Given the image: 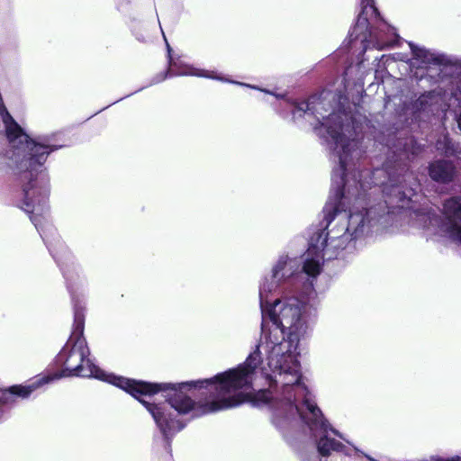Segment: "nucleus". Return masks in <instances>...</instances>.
I'll use <instances>...</instances> for the list:
<instances>
[{
	"label": "nucleus",
	"mask_w": 461,
	"mask_h": 461,
	"mask_svg": "<svg viewBox=\"0 0 461 461\" xmlns=\"http://www.w3.org/2000/svg\"><path fill=\"white\" fill-rule=\"evenodd\" d=\"M292 108L294 120L304 115L316 118L317 133L325 140L339 166L333 170L332 186L337 189L334 202L329 201L323 208L324 229L312 235L307 251L302 259L281 255L273 264L272 276L283 284L305 279L306 288H312L313 280L321 274L325 257L331 258L345 243L368 234L387 212L388 203L403 207L418 187L414 180L409 187L403 183L411 176L393 174L384 169L361 171L351 175L356 162L361 158L359 125L351 114L330 113L331 105L326 96L312 95L308 101H285Z\"/></svg>",
	"instance_id": "obj_1"
},
{
	"label": "nucleus",
	"mask_w": 461,
	"mask_h": 461,
	"mask_svg": "<svg viewBox=\"0 0 461 461\" xmlns=\"http://www.w3.org/2000/svg\"><path fill=\"white\" fill-rule=\"evenodd\" d=\"M262 313L261 337L246 360L234 368L203 379V413L235 408L250 400L264 379L267 389L303 380L297 348L313 325L311 306L295 296L273 301Z\"/></svg>",
	"instance_id": "obj_2"
},
{
	"label": "nucleus",
	"mask_w": 461,
	"mask_h": 461,
	"mask_svg": "<svg viewBox=\"0 0 461 461\" xmlns=\"http://www.w3.org/2000/svg\"><path fill=\"white\" fill-rule=\"evenodd\" d=\"M83 330L84 317L76 312L72 334L57 357L63 366L62 371L27 385H14L8 392L25 398L40 386L60 377H95L116 385L139 400L165 436L180 430L183 424L177 417L188 414L194 409L193 396L202 387L201 382L147 383L107 374L88 358L89 349Z\"/></svg>",
	"instance_id": "obj_3"
},
{
	"label": "nucleus",
	"mask_w": 461,
	"mask_h": 461,
	"mask_svg": "<svg viewBox=\"0 0 461 461\" xmlns=\"http://www.w3.org/2000/svg\"><path fill=\"white\" fill-rule=\"evenodd\" d=\"M250 399L257 406L269 408L273 425L282 432L304 424L321 456L333 452L351 456L350 449L334 438L347 442L344 435L324 417L303 380L275 389H259Z\"/></svg>",
	"instance_id": "obj_4"
},
{
	"label": "nucleus",
	"mask_w": 461,
	"mask_h": 461,
	"mask_svg": "<svg viewBox=\"0 0 461 461\" xmlns=\"http://www.w3.org/2000/svg\"><path fill=\"white\" fill-rule=\"evenodd\" d=\"M0 116L11 147L8 157L16 165L17 169L23 173V181L27 180L32 176V172L45 162L52 149L49 146L31 140L10 115L1 98Z\"/></svg>",
	"instance_id": "obj_5"
},
{
	"label": "nucleus",
	"mask_w": 461,
	"mask_h": 461,
	"mask_svg": "<svg viewBox=\"0 0 461 461\" xmlns=\"http://www.w3.org/2000/svg\"><path fill=\"white\" fill-rule=\"evenodd\" d=\"M362 10L357 23L349 32L351 41L359 40L377 50L393 46L398 35L395 30L382 18L374 5V0H361Z\"/></svg>",
	"instance_id": "obj_6"
},
{
	"label": "nucleus",
	"mask_w": 461,
	"mask_h": 461,
	"mask_svg": "<svg viewBox=\"0 0 461 461\" xmlns=\"http://www.w3.org/2000/svg\"><path fill=\"white\" fill-rule=\"evenodd\" d=\"M444 213L447 221L439 226L438 231L449 239L461 243V198L453 197L444 203Z\"/></svg>",
	"instance_id": "obj_7"
},
{
	"label": "nucleus",
	"mask_w": 461,
	"mask_h": 461,
	"mask_svg": "<svg viewBox=\"0 0 461 461\" xmlns=\"http://www.w3.org/2000/svg\"><path fill=\"white\" fill-rule=\"evenodd\" d=\"M23 193L24 211L32 214H38L43 211L49 194L44 184L38 182L33 185L28 184L23 186Z\"/></svg>",
	"instance_id": "obj_8"
},
{
	"label": "nucleus",
	"mask_w": 461,
	"mask_h": 461,
	"mask_svg": "<svg viewBox=\"0 0 461 461\" xmlns=\"http://www.w3.org/2000/svg\"><path fill=\"white\" fill-rule=\"evenodd\" d=\"M412 53L411 64L417 68H425L431 65H439L444 61L443 56L425 48L409 42Z\"/></svg>",
	"instance_id": "obj_9"
},
{
	"label": "nucleus",
	"mask_w": 461,
	"mask_h": 461,
	"mask_svg": "<svg viewBox=\"0 0 461 461\" xmlns=\"http://www.w3.org/2000/svg\"><path fill=\"white\" fill-rule=\"evenodd\" d=\"M283 283L272 276V273L264 276L259 282V303L261 312L264 310H267L269 307V304H272L271 296L276 292L277 288L281 286Z\"/></svg>",
	"instance_id": "obj_10"
},
{
	"label": "nucleus",
	"mask_w": 461,
	"mask_h": 461,
	"mask_svg": "<svg viewBox=\"0 0 461 461\" xmlns=\"http://www.w3.org/2000/svg\"><path fill=\"white\" fill-rule=\"evenodd\" d=\"M454 175L455 167L450 162L436 161L429 167V176L435 181L447 183L453 179Z\"/></svg>",
	"instance_id": "obj_11"
},
{
	"label": "nucleus",
	"mask_w": 461,
	"mask_h": 461,
	"mask_svg": "<svg viewBox=\"0 0 461 461\" xmlns=\"http://www.w3.org/2000/svg\"><path fill=\"white\" fill-rule=\"evenodd\" d=\"M170 71L173 76H200V70L186 63L181 59H172L169 61Z\"/></svg>",
	"instance_id": "obj_12"
},
{
	"label": "nucleus",
	"mask_w": 461,
	"mask_h": 461,
	"mask_svg": "<svg viewBox=\"0 0 461 461\" xmlns=\"http://www.w3.org/2000/svg\"><path fill=\"white\" fill-rule=\"evenodd\" d=\"M203 77L213 78V79H218V80H221V81H228V82H230V80L224 79L222 77L218 76L213 71H209V70H204L203 69ZM230 83L236 84V85H240V86H246V87H249V88H252V89H257V90H259V91L264 92L266 94L273 95L276 98H283L284 97V95L274 94V93H272V92H270V91H268L267 89L259 88V87H258L256 86H253V85L245 84V83L237 82V81H230Z\"/></svg>",
	"instance_id": "obj_13"
},
{
	"label": "nucleus",
	"mask_w": 461,
	"mask_h": 461,
	"mask_svg": "<svg viewBox=\"0 0 461 461\" xmlns=\"http://www.w3.org/2000/svg\"><path fill=\"white\" fill-rule=\"evenodd\" d=\"M448 108L458 107L461 108V90L456 89L454 93H452L451 97L449 98V103L447 104ZM457 125L461 131V111L459 115L457 116Z\"/></svg>",
	"instance_id": "obj_14"
},
{
	"label": "nucleus",
	"mask_w": 461,
	"mask_h": 461,
	"mask_svg": "<svg viewBox=\"0 0 461 461\" xmlns=\"http://www.w3.org/2000/svg\"><path fill=\"white\" fill-rule=\"evenodd\" d=\"M437 149L442 151L446 155H451L456 152L454 145L451 143L447 136H443V139H439L436 144Z\"/></svg>",
	"instance_id": "obj_15"
},
{
	"label": "nucleus",
	"mask_w": 461,
	"mask_h": 461,
	"mask_svg": "<svg viewBox=\"0 0 461 461\" xmlns=\"http://www.w3.org/2000/svg\"><path fill=\"white\" fill-rule=\"evenodd\" d=\"M408 145H411V150L409 151V149H407L405 148L404 152L406 153L407 158H409V152H411L412 155H415V154L418 153L417 150L414 148V141L412 140H410L408 143H405V146H408Z\"/></svg>",
	"instance_id": "obj_16"
},
{
	"label": "nucleus",
	"mask_w": 461,
	"mask_h": 461,
	"mask_svg": "<svg viewBox=\"0 0 461 461\" xmlns=\"http://www.w3.org/2000/svg\"><path fill=\"white\" fill-rule=\"evenodd\" d=\"M351 70H352V68L351 67H348L347 69H346V76L349 75L351 73Z\"/></svg>",
	"instance_id": "obj_17"
},
{
	"label": "nucleus",
	"mask_w": 461,
	"mask_h": 461,
	"mask_svg": "<svg viewBox=\"0 0 461 461\" xmlns=\"http://www.w3.org/2000/svg\"><path fill=\"white\" fill-rule=\"evenodd\" d=\"M32 221L34 222V225L38 227V222L36 221L35 217H32Z\"/></svg>",
	"instance_id": "obj_18"
},
{
	"label": "nucleus",
	"mask_w": 461,
	"mask_h": 461,
	"mask_svg": "<svg viewBox=\"0 0 461 461\" xmlns=\"http://www.w3.org/2000/svg\"><path fill=\"white\" fill-rule=\"evenodd\" d=\"M167 47L168 54L170 55L171 49H170V46H169V44H168V43H167Z\"/></svg>",
	"instance_id": "obj_19"
}]
</instances>
